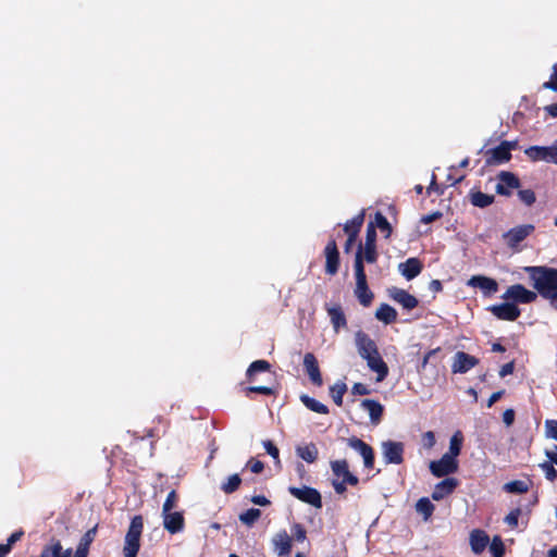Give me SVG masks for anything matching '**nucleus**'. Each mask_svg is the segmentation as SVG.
<instances>
[{
	"mask_svg": "<svg viewBox=\"0 0 557 557\" xmlns=\"http://www.w3.org/2000/svg\"><path fill=\"white\" fill-rule=\"evenodd\" d=\"M524 271L532 281L533 288L557 310V269L531 265L525 267Z\"/></svg>",
	"mask_w": 557,
	"mask_h": 557,
	"instance_id": "nucleus-1",
	"label": "nucleus"
},
{
	"mask_svg": "<svg viewBox=\"0 0 557 557\" xmlns=\"http://www.w3.org/2000/svg\"><path fill=\"white\" fill-rule=\"evenodd\" d=\"M355 341L360 357L377 374V381H383L388 375V367L382 359L376 343L363 331L356 333Z\"/></svg>",
	"mask_w": 557,
	"mask_h": 557,
	"instance_id": "nucleus-2",
	"label": "nucleus"
},
{
	"mask_svg": "<svg viewBox=\"0 0 557 557\" xmlns=\"http://www.w3.org/2000/svg\"><path fill=\"white\" fill-rule=\"evenodd\" d=\"M517 148V140H504L495 148L480 149L479 153L484 154L486 166H494L509 162L511 160V151Z\"/></svg>",
	"mask_w": 557,
	"mask_h": 557,
	"instance_id": "nucleus-3",
	"label": "nucleus"
},
{
	"mask_svg": "<svg viewBox=\"0 0 557 557\" xmlns=\"http://www.w3.org/2000/svg\"><path fill=\"white\" fill-rule=\"evenodd\" d=\"M144 530V520L140 515L134 516L125 535L123 547L124 557H137L140 548V537Z\"/></svg>",
	"mask_w": 557,
	"mask_h": 557,
	"instance_id": "nucleus-4",
	"label": "nucleus"
},
{
	"mask_svg": "<svg viewBox=\"0 0 557 557\" xmlns=\"http://www.w3.org/2000/svg\"><path fill=\"white\" fill-rule=\"evenodd\" d=\"M288 492L298 500L308 504L317 509H320L323 506L322 496L320 492L314 487L306 485L302 487L289 486Z\"/></svg>",
	"mask_w": 557,
	"mask_h": 557,
	"instance_id": "nucleus-5",
	"label": "nucleus"
},
{
	"mask_svg": "<svg viewBox=\"0 0 557 557\" xmlns=\"http://www.w3.org/2000/svg\"><path fill=\"white\" fill-rule=\"evenodd\" d=\"M537 292L528 289L522 284H513L507 288L502 296L504 299H510L513 304H532L537 298Z\"/></svg>",
	"mask_w": 557,
	"mask_h": 557,
	"instance_id": "nucleus-6",
	"label": "nucleus"
},
{
	"mask_svg": "<svg viewBox=\"0 0 557 557\" xmlns=\"http://www.w3.org/2000/svg\"><path fill=\"white\" fill-rule=\"evenodd\" d=\"M347 445L362 457L366 469L371 470L374 468L375 454L371 445L356 436L349 437Z\"/></svg>",
	"mask_w": 557,
	"mask_h": 557,
	"instance_id": "nucleus-7",
	"label": "nucleus"
},
{
	"mask_svg": "<svg viewBox=\"0 0 557 557\" xmlns=\"http://www.w3.org/2000/svg\"><path fill=\"white\" fill-rule=\"evenodd\" d=\"M458 460L444 454L438 460L431 461L430 471L436 478L447 476L457 472Z\"/></svg>",
	"mask_w": 557,
	"mask_h": 557,
	"instance_id": "nucleus-8",
	"label": "nucleus"
},
{
	"mask_svg": "<svg viewBox=\"0 0 557 557\" xmlns=\"http://www.w3.org/2000/svg\"><path fill=\"white\" fill-rule=\"evenodd\" d=\"M494 317L503 321H516L520 314V308L513 302L492 305L487 309Z\"/></svg>",
	"mask_w": 557,
	"mask_h": 557,
	"instance_id": "nucleus-9",
	"label": "nucleus"
},
{
	"mask_svg": "<svg viewBox=\"0 0 557 557\" xmlns=\"http://www.w3.org/2000/svg\"><path fill=\"white\" fill-rule=\"evenodd\" d=\"M533 224H523L510 228L504 234V239L508 247L516 248L521 242L534 232Z\"/></svg>",
	"mask_w": 557,
	"mask_h": 557,
	"instance_id": "nucleus-10",
	"label": "nucleus"
},
{
	"mask_svg": "<svg viewBox=\"0 0 557 557\" xmlns=\"http://www.w3.org/2000/svg\"><path fill=\"white\" fill-rule=\"evenodd\" d=\"M382 451L386 463L400 465L404 462V444L401 442H383Z\"/></svg>",
	"mask_w": 557,
	"mask_h": 557,
	"instance_id": "nucleus-11",
	"label": "nucleus"
},
{
	"mask_svg": "<svg viewBox=\"0 0 557 557\" xmlns=\"http://www.w3.org/2000/svg\"><path fill=\"white\" fill-rule=\"evenodd\" d=\"M325 273L329 275H335L339 269V251L337 248L336 240L331 238L325 248Z\"/></svg>",
	"mask_w": 557,
	"mask_h": 557,
	"instance_id": "nucleus-12",
	"label": "nucleus"
},
{
	"mask_svg": "<svg viewBox=\"0 0 557 557\" xmlns=\"http://www.w3.org/2000/svg\"><path fill=\"white\" fill-rule=\"evenodd\" d=\"M497 177L499 182L497 183L495 190L500 196L509 197L512 189L520 187V180L511 172L502 171Z\"/></svg>",
	"mask_w": 557,
	"mask_h": 557,
	"instance_id": "nucleus-13",
	"label": "nucleus"
},
{
	"mask_svg": "<svg viewBox=\"0 0 557 557\" xmlns=\"http://www.w3.org/2000/svg\"><path fill=\"white\" fill-rule=\"evenodd\" d=\"M525 156L533 162L545 161L555 163V147L552 146H531L524 150Z\"/></svg>",
	"mask_w": 557,
	"mask_h": 557,
	"instance_id": "nucleus-14",
	"label": "nucleus"
},
{
	"mask_svg": "<svg viewBox=\"0 0 557 557\" xmlns=\"http://www.w3.org/2000/svg\"><path fill=\"white\" fill-rule=\"evenodd\" d=\"M362 256L368 263H374L377 260L376 231L372 223L367 227L364 246L362 245Z\"/></svg>",
	"mask_w": 557,
	"mask_h": 557,
	"instance_id": "nucleus-15",
	"label": "nucleus"
},
{
	"mask_svg": "<svg viewBox=\"0 0 557 557\" xmlns=\"http://www.w3.org/2000/svg\"><path fill=\"white\" fill-rule=\"evenodd\" d=\"M467 285L473 288H480L484 296H492L498 292V283L496 280L485 275H473L471 276Z\"/></svg>",
	"mask_w": 557,
	"mask_h": 557,
	"instance_id": "nucleus-16",
	"label": "nucleus"
},
{
	"mask_svg": "<svg viewBox=\"0 0 557 557\" xmlns=\"http://www.w3.org/2000/svg\"><path fill=\"white\" fill-rule=\"evenodd\" d=\"M304 369L308 374L311 383L318 387L323 385V379L320 371L318 359L314 354L307 352L304 356Z\"/></svg>",
	"mask_w": 557,
	"mask_h": 557,
	"instance_id": "nucleus-17",
	"label": "nucleus"
},
{
	"mask_svg": "<svg viewBox=\"0 0 557 557\" xmlns=\"http://www.w3.org/2000/svg\"><path fill=\"white\" fill-rule=\"evenodd\" d=\"M479 364V359L465 351H457L451 366L453 373H467Z\"/></svg>",
	"mask_w": 557,
	"mask_h": 557,
	"instance_id": "nucleus-18",
	"label": "nucleus"
},
{
	"mask_svg": "<svg viewBox=\"0 0 557 557\" xmlns=\"http://www.w3.org/2000/svg\"><path fill=\"white\" fill-rule=\"evenodd\" d=\"M273 550L280 557H286L290 554L293 547V539L288 535L286 530L277 532L273 539Z\"/></svg>",
	"mask_w": 557,
	"mask_h": 557,
	"instance_id": "nucleus-19",
	"label": "nucleus"
},
{
	"mask_svg": "<svg viewBox=\"0 0 557 557\" xmlns=\"http://www.w3.org/2000/svg\"><path fill=\"white\" fill-rule=\"evenodd\" d=\"M459 485V481L456 478H445L437 484H435L431 494L433 500H442L445 497L454 493L456 487Z\"/></svg>",
	"mask_w": 557,
	"mask_h": 557,
	"instance_id": "nucleus-20",
	"label": "nucleus"
},
{
	"mask_svg": "<svg viewBox=\"0 0 557 557\" xmlns=\"http://www.w3.org/2000/svg\"><path fill=\"white\" fill-rule=\"evenodd\" d=\"M163 527L171 534H176L183 531L185 527V519L181 511H162Z\"/></svg>",
	"mask_w": 557,
	"mask_h": 557,
	"instance_id": "nucleus-21",
	"label": "nucleus"
},
{
	"mask_svg": "<svg viewBox=\"0 0 557 557\" xmlns=\"http://www.w3.org/2000/svg\"><path fill=\"white\" fill-rule=\"evenodd\" d=\"M332 472L335 476H342L349 485L356 486L359 483L358 476L349 471V466L346 459L333 460L330 462Z\"/></svg>",
	"mask_w": 557,
	"mask_h": 557,
	"instance_id": "nucleus-22",
	"label": "nucleus"
},
{
	"mask_svg": "<svg viewBox=\"0 0 557 557\" xmlns=\"http://www.w3.org/2000/svg\"><path fill=\"white\" fill-rule=\"evenodd\" d=\"M388 293H389V297L394 301L401 305L403 308L406 310H412L419 304L418 299L405 289L393 287L392 289L388 290Z\"/></svg>",
	"mask_w": 557,
	"mask_h": 557,
	"instance_id": "nucleus-23",
	"label": "nucleus"
},
{
	"mask_svg": "<svg viewBox=\"0 0 557 557\" xmlns=\"http://www.w3.org/2000/svg\"><path fill=\"white\" fill-rule=\"evenodd\" d=\"M326 311L329 313L335 333H338L341 329L347 326V319L341 305H326Z\"/></svg>",
	"mask_w": 557,
	"mask_h": 557,
	"instance_id": "nucleus-24",
	"label": "nucleus"
},
{
	"mask_svg": "<svg viewBox=\"0 0 557 557\" xmlns=\"http://www.w3.org/2000/svg\"><path fill=\"white\" fill-rule=\"evenodd\" d=\"M399 268L403 276L410 281L421 273L423 264L418 258H409Z\"/></svg>",
	"mask_w": 557,
	"mask_h": 557,
	"instance_id": "nucleus-25",
	"label": "nucleus"
},
{
	"mask_svg": "<svg viewBox=\"0 0 557 557\" xmlns=\"http://www.w3.org/2000/svg\"><path fill=\"white\" fill-rule=\"evenodd\" d=\"M488 543L490 537L483 530L475 529L470 533V545L474 554L483 553Z\"/></svg>",
	"mask_w": 557,
	"mask_h": 557,
	"instance_id": "nucleus-26",
	"label": "nucleus"
},
{
	"mask_svg": "<svg viewBox=\"0 0 557 557\" xmlns=\"http://www.w3.org/2000/svg\"><path fill=\"white\" fill-rule=\"evenodd\" d=\"M355 295L363 307H369L372 304L374 295L368 286L367 278L356 281Z\"/></svg>",
	"mask_w": 557,
	"mask_h": 557,
	"instance_id": "nucleus-27",
	"label": "nucleus"
},
{
	"mask_svg": "<svg viewBox=\"0 0 557 557\" xmlns=\"http://www.w3.org/2000/svg\"><path fill=\"white\" fill-rule=\"evenodd\" d=\"M296 455L307 463H313L318 460L319 450L314 443H307L296 447Z\"/></svg>",
	"mask_w": 557,
	"mask_h": 557,
	"instance_id": "nucleus-28",
	"label": "nucleus"
},
{
	"mask_svg": "<svg viewBox=\"0 0 557 557\" xmlns=\"http://www.w3.org/2000/svg\"><path fill=\"white\" fill-rule=\"evenodd\" d=\"M361 407L368 410L370 419L373 423H377L381 420L384 408L377 400L363 399L361 401Z\"/></svg>",
	"mask_w": 557,
	"mask_h": 557,
	"instance_id": "nucleus-29",
	"label": "nucleus"
},
{
	"mask_svg": "<svg viewBox=\"0 0 557 557\" xmlns=\"http://www.w3.org/2000/svg\"><path fill=\"white\" fill-rule=\"evenodd\" d=\"M469 198L472 206L481 209L491 206L495 201L494 195H488L481 190L470 191Z\"/></svg>",
	"mask_w": 557,
	"mask_h": 557,
	"instance_id": "nucleus-30",
	"label": "nucleus"
},
{
	"mask_svg": "<svg viewBox=\"0 0 557 557\" xmlns=\"http://www.w3.org/2000/svg\"><path fill=\"white\" fill-rule=\"evenodd\" d=\"M375 318L385 324H392L397 320V311L387 304H382L375 311Z\"/></svg>",
	"mask_w": 557,
	"mask_h": 557,
	"instance_id": "nucleus-31",
	"label": "nucleus"
},
{
	"mask_svg": "<svg viewBox=\"0 0 557 557\" xmlns=\"http://www.w3.org/2000/svg\"><path fill=\"white\" fill-rule=\"evenodd\" d=\"M363 222L364 211H361L344 224V232L347 234V236H351L354 234L355 237H358Z\"/></svg>",
	"mask_w": 557,
	"mask_h": 557,
	"instance_id": "nucleus-32",
	"label": "nucleus"
},
{
	"mask_svg": "<svg viewBox=\"0 0 557 557\" xmlns=\"http://www.w3.org/2000/svg\"><path fill=\"white\" fill-rule=\"evenodd\" d=\"M300 401L306 406V408L313 412L320 414H327L330 412L326 405L320 403L319 400L314 399L313 397H310L307 394H302L300 396Z\"/></svg>",
	"mask_w": 557,
	"mask_h": 557,
	"instance_id": "nucleus-33",
	"label": "nucleus"
},
{
	"mask_svg": "<svg viewBox=\"0 0 557 557\" xmlns=\"http://www.w3.org/2000/svg\"><path fill=\"white\" fill-rule=\"evenodd\" d=\"M416 510L422 515L424 521H428L433 515L435 506L428 497H422L417 502Z\"/></svg>",
	"mask_w": 557,
	"mask_h": 557,
	"instance_id": "nucleus-34",
	"label": "nucleus"
},
{
	"mask_svg": "<svg viewBox=\"0 0 557 557\" xmlns=\"http://www.w3.org/2000/svg\"><path fill=\"white\" fill-rule=\"evenodd\" d=\"M363 261L366 260L362 256V243H359L354 263L356 281L367 278Z\"/></svg>",
	"mask_w": 557,
	"mask_h": 557,
	"instance_id": "nucleus-35",
	"label": "nucleus"
},
{
	"mask_svg": "<svg viewBox=\"0 0 557 557\" xmlns=\"http://www.w3.org/2000/svg\"><path fill=\"white\" fill-rule=\"evenodd\" d=\"M271 368V364L267 360H256L250 363L246 371V376L248 381H252L255 379V375L259 372H265L269 371Z\"/></svg>",
	"mask_w": 557,
	"mask_h": 557,
	"instance_id": "nucleus-36",
	"label": "nucleus"
},
{
	"mask_svg": "<svg viewBox=\"0 0 557 557\" xmlns=\"http://www.w3.org/2000/svg\"><path fill=\"white\" fill-rule=\"evenodd\" d=\"M463 436L460 431L454 433L449 441V450L446 455L457 459L462 448Z\"/></svg>",
	"mask_w": 557,
	"mask_h": 557,
	"instance_id": "nucleus-37",
	"label": "nucleus"
},
{
	"mask_svg": "<svg viewBox=\"0 0 557 557\" xmlns=\"http://www.w3.org/2000/svg\"><path fill=\"white\" fill-rule=\"evenodd\" d=\"M346 392L347 385L344 382H337L330 387V395L337 406L343 405V397L346 394Z\"/></svg>",
	"mask_w": 557,
	"mask_h": 557,
	"instance_id": "nucleus-38",
	"label": "nucleus"
},
{
	"mask_svg": "<svg viewBox=\"0 0 557 557\" xmlns=\"http://www.w3.org/2000/svg\"><path fill=\"white\" fill-rule=\"evenodd\" d=\"M261 517V510L258 508H250L244 512H242L238 517L239 521L247 525L252 527L257 520Z\"/></svg>",
	"mask_w": 557,
	"mask_h": 557,
	"instance_id": "nucleus-39",
	"label": "nucleus"
},
{
	"mask_svg": "<svg viewBox=\"0 0 557 557\" xmlns=\"http://www.w3.org/2000/svg\"><path fill=\"white\" fill-rule=\"evenodd\" d=\"M97 531H98V524H96L95 527L89 529L81 537L79 543L77 545V548H81V549L86 550L87 553H89V547H90L91 543L95 541V539L97 536Z\"/></svg>",
	"mask_w": 557,
	"mask_h": 557,
	"instance_id": "nucleus-40",
	"label": "nucleus"
},
{
	"mask_svg": "<svg viewBox=\"0 0 557 557\" xmlns=\"http://www.w3.org/2000/svg\"><path fill=\"white\" fill-rule=\"evenodd\" d=\"M240 483L242 479L239 474L235 473L228 476L227 482L222 484L221 490L225 494H232L239 488Z\"/></svg>",
	"mask_w": 557,
	"mask_h": 557,
	"instance_id": "nucleus-41",
	"label": "nucleus"
},
{
	"mask_svg": "<svg viewBox=\"0 0 557 557\" xmlns=\"http://www.w3.org/2000/svg\"><path fill=\"white\" fill-rule=\"evenodd\" d=\"M504 490L508 493L522 494L529 491V485L521 480H513L504 485Z\"/></svg>",
	"mask_w": 557,
	"mask_h": 557,
	"instance_id": "nucleus-42",
	"label": "nucleus"
},
{
	"mask_svg": "<svg viewBox=\"0 0 557 557\" xmlns=\"http://www.w3.org/2000/svg\"><path fill=\"white\" fill-rule=\"evenodd\" d=\"M539 467L542 469V471L545 474V478L549 482H555L557 479V470L554 468V463L550 461H544L539 465Z\"/></svg>",
	"mask_w": 557,
	"mask_h": 557,
	"instance_id": "nucleus-43",
	"label": "nucleus"
},
{
	"mask_svg": "<svg viewBox=\"0 0 557 557\" xmlns=\"http://www.w3.org/2000/svg\"><path fill=\"white\" fill-rule=\"evenodd\" d=\"M518 197L528 207H531L536 201L535 193L532 189H520Z\"/></svg>",
	"mask_w": 557,
	"mask_h": 557,
	"instance_id": "nucleus-44",
	"label": "nucleus"
},
{
	"mask_svg": "<svg viewBox=\"0 0 557 557\" xmlns=\"http://www.w3.org/2000/svg\"><path fill=\"white\" fill-rule=\"evenodd\" d=\"M493 557H502L505 554V545L499 536H495L490 545Z\"/></svg>",
	"mask_w": 557,
	"mask_h": 557,
	"instance_id": "nucleus-45",
	"label": "nucleus"
},
{
	"mask_svg": "<svg viewBox=\"0 0 557 557\" xmlns=\"http://www.w3.org/2000/svg\"><path fill=\"white\" fill-rule=\"evenodd\" d=\"M292 534L295 541L304 542L307 540V530L301 523H294L292 525Z\"/></svg>",
	"mask_w": 557,
	"mask_h": 557,
	"instance_id": "nucleus-46",
	"label": "nucleus"
},
{
	"mask_svg": "<svg viewBox=\"0 0 557 557\" xmlns=\"http://www.w3.org/2000/svg\"><path fill=\"white\" fill-rule=\"evenodd\" d=\"M177 500H178V495L175 490H172L168 494L165 502L163 503L162 511H164V512L171 511L176 506Z\"/></svg>",
	"mask_w": 557,
	"mask_h": 557,
	"instance_id": "nucleus-47",
	"label": "nucleus"
},
{
	"mask_svg": "<svg viewBox=\"0 0 557 557\" xmlns=\"http://www.w3.org/2000/svg\"><path fill=\"white\" fill-rule=\"evenodd\" d=\"M263 447H264L265 451L275 460L276 463L281 462L280 461V450L272 441H270V440L264 441Z\"/></svg>",
	"mask_w": 557,
	"mask_h": 557,
	"instance_id": "nucleus-48",
	"label": "nucleus"
},
{
	"mask_svg": "<svg viewBox=\"0 0 557 557\" xmlns=\"http://www.w3.org/2000/svg\"><path fill=\"white\" fill-rule=\"evenodd\" d=\"M441 347H436L434 349L429 350L421 361V364L418 367V372H422L425 370L426 366L432 361V359L441 351Z\"/></svg>",
	"mask_w": 557,
	"mask_h": 557,
	"instance_id": "nucleus-49",
	"label": "nucleus"
},
{
	"mask_svg": "<svg viewBox=\"0 0 557 557\" xmlns=\"http://www.w3.org/2000/svg\"><path fill=\"white\" fill-rule=\"evenodd\" d=\"M375 222H376V226L381 230V231H385L387 232V235L391 234L392 232V226L389 224V222L387 221V219L380 212H377L375 214Z\"/></svg>",
	"mask_w": 557,
	"mask_h": 557,
	"instance_id": "nucleus-50",
	"label": "nucleus"
},
{
	"mask_svg": "<svg viewBox=\"0 0 557 557\" xmlns=\"http://www.w3.org/2000/svg\"><path fill=\"white\" fill-rule=\"evenodd\" d=\"M545 433L547 437L557 442V420L545 421Z\"/></svg>",
	"mask_w": 557,
	"mask_h": 557,
	"instance_id": "nucleus-51",
	"label": "nucleus"
},
{
	"mask_svg": "<svg viewBox=\"0 0 557 557\" xmlns=\"http://www.w3.org/2000/svg\"><path fill=\"white\" fill-rule=\"evenodd\" d=\"M249 393H257L262 394L265 396H272L275 395L276 391L269 386H249L247 387V394Z\"/></svg>",
	"mask_w": 557,
	"mask_h": 557,
	"instance_id": "nucleus-52",
	"label": "nucleus"
},
{
	"mask_svg": "<svg viewBox=\"0 0 557 557\" xmlns=\"http://www.w3.org/2000/svg\"><path fill=\"white\" fill-rule=\"evenodd\" d=\"M520 513H521V510L519 508H516L513 510H511L505 518V522L511 527L512 529L513 528H517L518 527V519L520 517Z\"/></svg>",
	"mask_w": 557,
	"mask_h": 557,
	"instance_id": "nucleus-53",
	"label": "nucleus"
},
{
	"mask_svg": "<svg viewBox=\"0 0 557 557\" xmlns=\"http://www.w3.org/2000/svg\"><path fill=\"white\" fill-rule=\"evenodd\" d=\"M543 88L557 91V63L553 66V74L548 82L543 84Z\"/></svg>",
	"mask_w": 557,
	"mask_h": 557,
	"instance_id": "nucleus-54",
	"label": "nucleus"
},
{
	"mask_svg": "<svg viewBox=\"0 0 557 557\" xmlns=\"http://www.w3.org/2000/svg\"><path fill=\"white\" fill-rule=\"evenodd\" d=\"M246 467L249 468L251 472L257 473V474L261 473L264 469L263 462L260 460H256L253 458L248 460Z\"/></svg>",
	"mask_w": 557,
	"mask_h": 557,
	"instance_id": "nucleus-55",
	"label": "nucleus"
},
{
	"mask_svg": "<svg viewBox=\"0 0 557 557\" xmlns=\"http://www.w3.org/2000/svg\"><path fill=\"white\" fill-rule=\"evenodd\" d=\"M351 393L354 395H360V396H363V395H368L370 394V389L368 388L367 385L362 384V383H355L351 387Z\"/></svg>",
	"mask_w": 557,
	"mask_h": 557,
	"instance_id": "nucleus-56",
	"label": "nucleus"
},
{
	"mask_svg": "<svg viewBox=\"0 0 557 557\" xmlns=\"http://www.w3.org/2000/svg\"><path fill=\"white\" fill-rule=\"evenodd\" d=\"M513 370H515V361H510V362H507L505 363L500 370H499V376L500 377H505L509 374H512L513 373Z\"/></svg>",
	"mask_w": 557,
	"mask_h": 557,
	"instance_id": "nucleus-57",
	"label": "nucleus"
},
{
	"mask_svg": "<svg viewBox=\"0 0 557 557\" xmlns=\"http://www.w3.org/2000/svg\"><path fill=\"white\" fill-rule=\"evenodd\" d=\"M503 421L507 426L512 425L515 421V410L511 408L506 409L503 413Z\"/></svg>",
	"mask_w": 557,
	"mask_h": 557,
	"instance_id": "nucleus-58",
	"label": "nucleus"
},
{
	"mask_svg": "<svg viewBox=\"0 0 557 557\" xmlns=\"http://www.w3.org/2000/svg\"><path fill=\"white\" fill-rule=\"evenodd\" d=\"M24 535V531L23 530H18V531H15L13 532L7 540V544L12 548V546L22 539V536Z\"/></svg>",
	"mask_w": 557,
	"mask_h": 557,
	"instance_id": "nucleus-59",
	"label": "nucleus"
},
{
	"mask_svg": "<svg viewBox=\"0 0 557 557\" xmlns=\"http://www.w3.org/2000/svg\"><path fill=\"white\" fill-rule=\"evenodd\" d=\"M442 215H443V214H442V212H440V211H435V212H433V213H430V214L423 215V216L421 218V222H422V223H424V224H429V223H432V222H434V221H436V220L441 219V218H442Z\"/></svg>",
	"mask_w": 557,
	"mask_h": 557,
	"instance_id": "nucleus-60",
	"label": "nucleus"
},
{
	"mask_svg": "<svg viewBox=\"0 0 557 557\" xmlns=\"http://www.w3.org/2000/svg\"><path fill=\"white\" fill-rule=\"evenodd\" d=\"M250 500L258 506H269L271 504V502L264 495H255Z\"/></svg>",
	"mask_w": 557,
	"mask_h": 557,
	"instance_id": "nucleus-61",
	"label": "nucleus"
},
{
	"mask_svg": "<svg viewBox=\"0 0 557 557\" xmlns=\"http://www.w3.org/2000/svg\"><path fill=\"white\" fill-rule=\"evenodd\" d=\"M504 394V389L493 393L487 400V407L491 408L495 403H497L503 397Z\"/></svg>",
	"mask_w": 557,
	"mask_h": 557,
	"instance_id": "nucleus-62",
	"label": "nucleus"
},
{
	"mask_svg": "<svg viewBox=\"0 0 557 557\" xmlns=\"http://www.w3.org/2000/svg\"><path fill=\"white\" fill-rule=\"evenodd\" d=\"M429 288L433 293H440L443 290V284L440 280H432L430 282Z\"/></svg>",
	"mask_w": 557,
	"mask_h": 557,
	"instance_id": "nucleus-63",
	"label": "nucleus"
},
{
	"mask_svg": "<svg viewBox=\"0 0 557 557\" xmlns=\"http://www.w3.org/2000/svg\"><path fill=\"white\" fill-rule=\"evenodd\" d=\"M545 455L548 458V461L557 466V445H555L552 450H546Z\"/></svg>",
	"mask_w": 557,
	"mask_h": 557,
	"instance_id": "nucleus-64",
	"label": "nucleus"
}]
</instances>
